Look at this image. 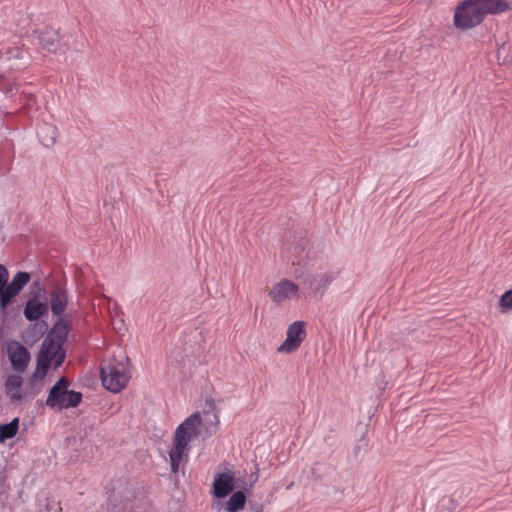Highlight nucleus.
I'll list each match as a JSON object with an SVG mask.
<instances>
[{
	"mask_svg": "<svg viewBox=\"0 0 512 512\" xmlns=\"http://www.w3.org/2000/svg\"><path fill=\"white\" fill-rule=\"evenodd\" d=\"M201 422L200 414L193 413L174 431L172 446L168 452L170 468L173 474L178 473L180 466L187 464L191 449L190 442L198 436V428Z\"/></svg>",
	"mask_w": 512,
	"mask_h": 512,
	"instance_id": "nucleus-2",
	"label": "nucleus"
},
{
	"mask_svg": "<svg viewBox=\"0 0 512 512\" xmlns=\"http://www.w3.org/2000/svg\"><path fill=\"white\" fill-rule=\"evenodd\" d=\"M38 45L51 53H56L62 47V36L58 29L45 26L34 32Z\"/></svg>",
	"mask_w": 512,
	"mask_h": 512,
	"instance_id": "nucleus-9",
	"label": "nucleus"
},
{
	"mask_svg": "<svg viewBox=\"0 0 512 512\" xmlns=\"http://www.w3.org/2000/svg\"><path fill=\"white\" fill-rule=\"evenodd\" d=\"M9 273L5 266L0 264V297H3V293L8 286Z\"/></svg>",
	"mask_w": 512,
	"mask_h": 512,
	"instance_id": "nucleus-21",
	"label": "nucleus"
},
{
	"mask_svg": "<svg viewBox=\"0 0 512 512\" xmlns=\"http://www.w3.org/2000/svg\"><path fill=\"white\" fill-rule=\"evenodd\" d=\"M68 386V380L60 378L50 389L46 405L58 410L77 407L82 401V394L69 390Z\"/></svg>",
	"mask_w": 512,
	"mask_h": 512,
	"instance_id": "nucleus-4",
	"label": "nucleus"
},
{
	"mask_svg": "<svg viewBox=\"0 0 512 512\" xmlns=\"http://www.w3.org/2000/svg\"><path fill=\"white\" fill-rule=\"evenodd\" d=\"M108 312L110 315V318L119 317L123 315L122 309L120 305L116 301H111L109 299V305H108Z\"/></svg>",
	"mask_w": 512,
	"mask_h": 512,
	"instance_id": "nucleus-22",
	"label": "nucleus"
},
{
	"mask_svg": "<svg viewBox=\"0 0 512 512\" xmlns=\"http://www.w3.org/2000/svg\"><path fill=\"white\" fill-rule=\"evenodd\" d=\"M235 488V476L231 470L218 473L213 482V495L216 498H225Z\"/></svg>",
	"mask_w": 512,
	"mask_h": 512,
	"instance_id": "nucleus-11",
	"label": "nucleus"
},
{
	"mask_svg": "<svg viewBox=\"0 0 512 512\" xmlns=\"http://www.w3.org/2000/svg\"><path fill=\"white\" fill-rule=\"evenodd\" d=\"M268 296L274 304L283 305L299 298L300 287L291 280L281 279L272 285Z\"/></svg>",
	"mask_w": 512,
	"mask_h": 512,
	"instance_id": "nucleus-6",
	"label": "nucleus"
},
{
	"mask_svg": "<svg viewBox=\"0 0 512 512\" xmlns=\"http://www.w3.org/2000/svg\"><path fill=\"white\" fill-rule=\"evenodd\" d=\"M38 136L43 145L49 147L53 145L58 137V129L51 124H44L38 131Z\"/></svg>",
	"mask_w": 512,
	"mask_h": 512,
	"instance_id": "nucleus-17",
	"label": "nucleus"
},
{
	"mask_svg": "<svg viewBox=\"0 0 512 512\" xmlns=\"http://www.w3.org/2000/svg\"><path fill=\"white\" fill-rule=\"evenodd\" d=\"M479 10L484 17L488 15H499L511 9L508 0H475Z\"/></svg>",
	"mask_w": 512,
	"mask_h": 512,
	"instance_id": "nucleus-13",
	"label": "nucleus"
},
{
	"mask_svg": "<svg viewBox=\"0 0 512 512\" xmlns=\"http://www.w3.org/2000/svg\"><path fill=\"white\" fill-rule=\"evenodd\" d=\"M5 348L6 355L12 369L17 373H24L31 360V356L27 348L15 340L8 341Z\"/></svg>",
	"mask_w": 512,
	"mask_h": 512,
	"instance_id": "nucleus-7",
	"label": "nucleus"
},
{
	"mask_svg": "<svg viewBox=\"0 0 512 512\" xmlns=\"http://www.w3.org/2000/svg\"><path fill=\"white\" fill-rule=\"evenodd\" d=\"M68 329L66 325L58 323L49 336L43 341L37 358V366L30 378V385L34 389L37 382L43 381L51 366L59 367L65 359L62 344L66 339Z\"/></svg>",
	"mask_w": 512,
	"mask_h": 512,
	"instance_id": "nucleus-1",
	"label": "nucleus"
},
{
	"mask_svg": "<svg viewBox=\"0 0 512 512\" xmlns=\"http://www.w3.org/2000/svg\"><path fill=\"white\" fill-rule=\"evenodd\" d=\"M255 512H262V509L258 508Z\"/></svg>",
	"mask_w": 512,
	"mask_h": 512,
	"instance_id": "nucleus-24",
	"label": "nucleus"
},
{
	"mask_svg": "<svg viewBox=\"0 0 512 512\" xmlns=\"http://www.w3.org/2000/svg\"><path fill=\"white\" fill-rule=\"evenodd\" d=\"M502 312L512 310V289L505 292L499 301Z\"/></svg>",
	"mask_w": 512,
	"mask_h": 512,
	"instance_id": "nucleus-20",
	"label": "nucleus"
},
{
	"mask_svg": "<svg viewBox=\"0 0 512 512\" xmlns=\"http://www.w3.org/2000/svg\"><path fill=\"white\" fill-rule=\"evenodd\" d=\"M48 311V305L46 302H40L36 299H30L27 301L24 308V315L30 321H35L41 318Z\"/></svg>",
	"mask_w": 512,
	"mask_h": 512,
	"instance_id": "nucleus-15",
	"label": "nucleus"
},
{
	"mask_svg": "<svg viewBox=\"0 0 512 512\" xmlns=\"http://www.w3.org/2000/svg\"><path fill=\"white\" fill-rule=\"evenodd\" d=\"M21 374L16 372L5 377V393L12 402H19L26 397L22 391L23 378Z\"/></svg>",
	"mask_w": 512,
	"mask_h": 512,
	"instance_id": "nucleus-12",
	"label": "nucleus"
},
{
	"mask_svg": "<svg viewBox=\"0 0 512 512\" xmlns=\"http://www.w3.org/2000/svg\"><path fill=\"white\" fill-rule=\"evenodd\" d=\"M68 303L67 292L64 288L56 286L50 294V305L52 313L60 316L66 309Z\"/></svg>",
	"mask_w": 512,
	"mask_h": 512,
	"instance_id": "nucleus-14",
	"label": "nucleus"
},
{
	"mask_svg": "<svg viewBox=\"0 0 512 512\" xmlns=\"http://www.w3.org/2000/svg\"><path fill=\"white\" fill-rule=\"evenodd\" d=\"M305 338V324L302 321L292 323L287 330L285 341L279 346L281 353H291L299 348Z\"/></svg>",
	"mask_w": 512,
	"mask_h": 512,
	"instance_id": "nucleus-8",
	"label": "nucleus"
},
{
	"mask_svg": "<svg viewBox=\"0 0 512 512\" xmlns=\"http://www.w3.org/2000/svg\"><path fill=\"white\" fill-rule=\"evenodd\" d=\"M333 280V273L324 272L315 275L313 279L310 281L309 285L315 295L322 296Z\"/></svg>",
	"mask_w": 512,
	"mask_h": 512,
	"instance_id": "nucleus-16",
	"label": "nucleus"
},
{
	"mask_svg": "<svg viewBox=\"0 0 512 512\" xmlns=\"http://www.w3.org/2000/svg\"><path fill=\"white\" fill-rule=\"evenodd\" d=\"M484 21L475 0H463L455 8L453 15L454 26L461 31H467L479 26Z\"/></svg>",
	"mask_w": 512,
	"mask_h": 512,
	"instance_id": "nucleus-5",
	"label": "nucleus"
},
{
	"mask_svg": "<svg viewBox=\"0 0 512 512\" xmlns=\"http://www.w3.org/2000/svg\"><path fill=\"white\" fill-rule=\"evenodd\" d=\"M19 428V419L15 418L8 424L0 425V442L4 443L6 440L13 438Z\"/></svg>",
	"mask_w": 512,
	"mask_h": 512,
	"instance_id": "nucleus-19",
	"label": "nucleus"
},
{
	"mask_svg": "<svg viewBox=\"0 0 512 512\" xmlns=\"http://www.w3.org/2000/svg\"><path fill=\"white\" fill-rule=\"evenodd\" d=\"M131 378L128 359H112L101 367V381L105 389L119 393L126 388Z\"/></svg>",
	"mask_w": 512,
	"mask_h": 512,
	"instance_id": "nucleus-3",
	"label": "nucleus"
},
{
	"mask_svg": "<svg viewBox=\"0 0 512 512\" xmlns=\"http://www.w3.org/2000/svg\"><path fill=\"white\" fill-rule=\"evenodd\" d=\"M246 503V496L243 491L233 493L225 505L226 512H239Z\"/></svg>",
	"mask_w": 512,
	"mask_h": 512,
	"instance_id": "nucleus-18",
	"label": "nucleus"
},
{
	"mask_svg": "<svg viewBox=\"0 0 512 512\" xmlns=\"http://www.w3.org/2000/svg\"><path fill=\"white\" fill-rule=\"evenodd\" d=\"M111 323H112L113 329L119 333L125 329V322H124L123 315H121L119 317L111 318Z\"/></svg>",
	"mask_w": 512,
	"mask_h": 512,
	"instance_id": "nucleus-23",
	"label": "nucleus"
},
{
	"mask_svg": "<svg viewBox=\"0 0 512 512\" xmlns=\"http://www.w3.org/2000/svg\"><path fill=\"white\" fill-rule=\"evenodd\" d=\"M215 419H216V422L218 423L219 420H218V416L217 415H215Z\"/></svg>",
	"mask_w": 512,
	"mask_h": 512,
	"instance_id": "nucleus-25",
	"label": "nucleus"
},
{
	"mask_svg": "<svg viewBox=\"0 0 512 512\" xmlns=\"http://www.w3.org/2000/svg\"><path fill=\"white\" fill-rule=\"evenodd\" d=\"M30 274L27 272H18L8 284L3 297H0V310L5 312L12 299L19 294L23 287L30 281Z\"/></svg>",
	"mask_w": 512,
	"mask_h": 512,
	"instance_id": "nucleus-10",
	"label": "nucleus"
}]
</instances>
